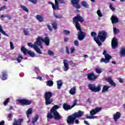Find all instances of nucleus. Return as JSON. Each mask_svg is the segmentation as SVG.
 Masks as SVG:
<instances>
[{"mask_svg": "<svg viewBox=\"0 0 125 125\" xmlns=\"http://www.w3.org/2000/svg\"><path fill=\"white\" fill-rule=\"evenodd\" d=\"M79 22L83 23V18L82 16H80V15H77L73 18V23H75L76 29L79 31L78 32V40L79 41H83L85 38L86 34L85 32L82 31Z\"/></svg>", "mask_w": 125, "mask_h": 125, "instance_id": "f257e3e1", "label": "nucleus"}, {"mask_svg": "<svg viewBox=\"0 0 125 125\" xmlns=\"http://www.w3.org/2000/svg\"><path fill=\"white\" fill-rule=\"evenodd\" d=\"M59 109V106L54 105L50 110V112L48 113L47 118L48 120H51L54 118L56 121H59L61 119V115L56 110Z\"/></svg>", "mask_w": 125, "mask_h": 125, "instance_id": "f03ea898", "label": "nucleus"}, {"mask_svg": "<svg viewBox=\"0 0 125 125\" xmlns=\"http://www.w3.org/2000/svg\"><path fill=\"white\" fill-rule=\"evenodd\" d=\"M83 111L80 110L78 112H76L72 115L68 116L67 120V124L69 125H73L76 119H77V118H81V117H83Z\"/></svg>", "mask_w": 125, "mask_h": 125, "instance_id": "7ed1b4c3", "label": "nucleus"}, {"mask_svg": "<svg viewBox=\"0 0 125 125\" xmlns=\"http://www.w3.org/2000/svg\"><path fill=\"white\" fill-rule=\"evenodd\" d=\"M69 63H70V65L72 66V67H75L76 66V63H74L73 61H68V60L67 59H64L63 60V66L62 67V69L63 71L65 72H67L70 69V67H69Z\"/></svg>", "mask_w": 125, "mask_h": 125, "instance_id": "20e7f679", "label": "nucleus"}, {"mask_svg": "<svg viewBox=\"0 0 125 125\" xmlns=\"http://www.w3.org/2000/svg\"><path fill=\"white\" fill-rule=\"evenodd\" d=\"M48 4H51L54 10H59V3H65L64 0H55V4L51 1L48 2Z\"/></svg>", "mask_w": 125, "mask_h": 125, "instance_id": "39448f33", "label": "nucleus"}, {"mask_svg": "<svg viewBox=\"0 0 125 125\" xmlns=\"http://www.w3.org/2000/svg\"><path fill=\"white\" fill-rule=\"evenodd\" d=\"M37 42H38V44L39 45H42V42H44L45 45L48 46L49 45V43H50V39L48 37H46L44 39L42 38V37H39L37 38Z\"/></svg>", "mask_w": 125, "mask_h": 125, "instance_id": "423d86ee", "label": "nucleus"}, {"mask_svg": "<svg viewBox=\"0 0 125 125\" xmlns=\"http://www.w3.org/2000/svg\"><path fill=\"white\" fill-rule=\"evenodd\" d=\"M52 96V93L51 92H47L45 93L44 97L46 105H49V104H51V103L53 102V100L51 99Z\"/></svg>", "mask_w": 125, "mask_h": 125, "instance_id": "0eeeda50", "label": "nucleus"}, {"mask_svg": "<svg viewBox=\"0 0 125 125\" xmlns=\"http://www.w3.org/2000/svg\"><path fill=\"white\" fill-rule=\"evenodd\" d=\"M88 87L90 90L93 91V92H98L101 90V86L98 85L97 86L94 84H90L88 85Z\"/></svg>", "mask_w": 125, "mask_h": 125, "instance_id": "6e6552de", "label": "nucleus"}, {"mask_svg": "<svg viewBox=\"0 0 125 125\" xmlns=\"http://www.w3.org/2000/svg\"><path fill=\"white\" fill-rule=\"evenodd\" d=\"M103 54L104 56L105 59L102 58L101 62H104L105 63H108L110 62V59H112V57L110 55L107 54L106 51H104Z\"/></svg>", "mask_w": 125, "mask_h": 125, "instance_id": "1a4fd4ad", "label": "nucleus"}, {"mask_svg": "<svg viewBox=\"0 0 125 125\" xmlns=\"http://www.w3.org/2000/svg\"><path fill=\"white\" fill-rule=\"evenodd\" d=\"M107 37V32L106 31L103 30L99 32L98 38L100 39L101 42H104L106 40V37Z\"/></svg>", "mask_w": 125, "mask_h": 125, "instance_id": "9d476101", "label": "nucleus"}, {"mask_svg": "<svg viewBox=\"0 0 125 125\" xmlns=\"http://www.w3.org/2000/svg\"><path fill=\"white\" fill-rule=\"evenodd\" d=\"M21 50L23 52V53L26 55L28 53L31 57H35V53L31 50H28L25 47L22 46L21 48Z\"/></svg>", "mask_w": 125, "mask_h": 125, "instance_id": "9b49d317", "label": "nucleus"}, {"mask_svg": "<svg viewBox=\"0 0 125 125\" xmlns=\"http://www.w3.org/2000/svg\"><path fill=\"white\" fill-rule=\"evenodd\" d=\"M17 101L21 104V105H22V106H24V105H31L32 104V101L26 99H18Z\"/></svg>", "mask_w": 125, "mask_h": 125, "instance_id": "f8f14e48", "label": "nucleus"}, {"mask_svg": "<svg viewBox=\"0 0 125 125\" xmlns=\"http://www.w3.org/2000/svg\"><path fill=\"white\" fill-rule=\"evenodd\" d=\"M91 37H92V38H94L95 42H96V43H97V44L99 45V46L102 45V43H101V42H100V41H99V40L95 38V37H96L97 36V34H96V33L95 32L93 31V32H91Z\"/></svg>", "mask_w": 125, "mask_h": 125, "instance_id": "ddd939ff", "label": "nucleus"}, {"mask_svg": "<svg viewBox=\"0 0 125 125\" xmlns=\"http://www.w3.org/2000/svg\"><path fill=\"white\" fill-rule=\"evenodd\" d=\"M101 110H102L101 107H96L95 109H93L90 111V114L91 116H94V115H96L97 113H99Z\"/></svg>", "mask_w": 125, "mask_h": 125, "instance_id": "4468645a", "label": "nucleus"}, {"mask_svg": "<svg viewBox=\"0 0 125 125\" xmlns=\"http://www.w3.org/2000/svg\"><path fill=\"white\" fill-rule=\"evenodd\" d=\"M111 46L113 49L118 47V40L116 37H114L112 40Z\"/></svg>", "mask_w": 125, "mask_h": 125, "instance_id": "2eb2a0df", "label": "nucleus"}, {"mask_svg": "<svg viewBox=\"0 0 125 125\" xmlns=\"http://www.w3.org/2000/svg\"><path fill=\"white\" fill-rule=\"evenodd\" d=\"M79 1L80 0H71V3L74 7H76L77 9H80V8H81V6L79 4Z\"/></svg>", "mask_w": 125, "mask_h": 125, "instance_id": "dca6fc26", "label": "nucleus"}, {"mask_svg": "<svg viewBox=\"0 0 125 125\" xmlns=\"http://www.w3.org/2000/svg\"><path fill=\"white\" fill-rule=\"evenodd\" d=\"M87 78L89 81H94L96 78H97V76L94 75V73H90L87 74Z\"/></svg>", "mask_w": 125, "mask_h": 125, "instance_id": "f3484780", "label": "nucleus"}, {"mask_svg": "<svg viewBox=\"0 0 125 125\" xmlns=\"http://www.w3.org/2000/svg\"><path fill=\"white\" fill-rule=\"evenodd\" d=\"M40 48H43L42 45H36L35 48H34L35 50L37 52V53H39V54H42V52L41 51V49Z\"/></svg>", "mask_w": 125, "mask_h": 125, "instance_id": "a211bd4d", "label": "nucleus"}, {"mask_svg": "<svg viewBox=\"0 0 125 125\" xmlns=\"http://www.w3.org/2000/svg\"><path fill=\"white\" fill-rule=\"evenodd\" d=\"M121 116H122V114L120 112H117L116 114L113 115V119L115 122H117L118 120H119L120 118H121Z\"/></svg>", "mask_w": 125, "mask_h": 125, "instance_id": "6ab92c4d", "label": "nucleus"}, {"mask_svg": "<svg viewBox=\"0 0 125 125\" xmlns=\"http://www.w3.org/2000/svg\"><path fill=\"white\" fill-rule=\"evenodd\" d=\"M27 44H28V46H30V47H32V48H34V49H35V48H36V47L37 46V44L38 45H40L39 44V42L38 41V38H37L36 42L34 43V44L31 42H28L27 43Z\"/></svg>", "mask_w": 125, "mask_h": 125, "instance_id": "aec40b11", "label": "nucleus"}, {"mask_svg": "<svg viewBox=\"0 0 125 125\" xmlns=\"http://www.w3.org/2000/svg\"><path fill=\"white\" fill-rule=\"evenodd\" d=\"M0 78L1 80H2L3 81L7 80V73L5 71L2 72V74L0 75Z\"/></svg>", "mask_w": 125, "mask_h": 125, "instance_id": "412c9836", "label": "nucleus"}, {"mask_svg": "<svg viewBox=\"0 0 125 125\" xmlns=\"http://www.w3.org/2000/svg\"><path fill=\"white\" fill-rule=\"evenodd\" d=\"M63 108L65 110V111H68V110H71V109H72V108L73 107H72V106H71V105L64 103L63 104Z\"/></svg>", "mask_w": 125, "mask_h": 125, "instance_id": "4be33fe9", "label": "nucleus"}, {"mask_svg": "<svg viewBox=\"0 0 125 125\" xmlns=\"http://www.w3.org/2000/svg\"><path fill=\"white\" fill-rule=\"evenodd\" d=\"M57 88L58 89H61V87L63 85V81L62 80L57 81Z\"/></svg>", "mask_w": 125, "mask_h": 125, "instance_id": "5701e85b", "label": "nucleus"}, {"mask_svg": "<svg viewBox=\"0 0 125 125\" xmlns=\"http://www.w3.org/2000/svg\"><path fill=\"white\" fill-rule=\"evenodd\" d=\"M111 22L112 24H115L119 22V19L117 17L112 16L111 18Z\"/></svg>", "mask_w": 125, "mask_h": 125, "instance_id": "b1692460", "label": "nucleus"}, {"mask_svg": "<svg viewBox=\"0 0 125 125\" xmlns=\"http://www.w3.org/2000/svg\"><path fill=\"white\" fill-rule=\"evenodd\" d=\"M22 119H19L18 121L15 120L13 125H21V123H22Z\"/></svg>", "mask_w": 125, "mask_h": 125, "instance_id": "393cba45", "label": "nucleus"}, {"mask_svg": "<svg viewBox=\"0 0 125 125\" xmlns=\"http://www.w3.org/2000/svg\"><path fill=\"white\" fill-rule=\"evenodd\" d=\"M76 90H77V88L76 87H72L69 91L70 94H71V95H75V94H76Z\"/></svg>", "mask_w": 125, "mask_h": 125, "instance_id": "a878e982", "label": "nucleus"}, {"mask_svg": "<svg viewBox=\"0 0 125 125\" xmlns=\"http://www.w3.org/2000/svg\"><path fill=\"white\" fill-rule=\"evenodd\" d=\"M36 18L38 20V21H39V22H43L44 21L42 16L40 15H37L36 17Z\"/></svg>", "mask_w": 125, "mask_h": 125, "instance_id": "bb28decb", "label": "nucleus"}, {"mask_svg": "<svg viewBox=\"0 0 125 125\" xmlns=\"http://www.w3.org/2000/svg\"><path fill=\"white\" fill-rule=\"evenodd\" d=\"M110 88H111V86L104 85L102 89V92L103 93H105V92H107V91H108V89Z\"/></svg>", "mask_w": 125, "mask_h": 125, "instance_id": "cd10ccee", "label": "nucleus"}, {"mask_svg": "<svg viewBox=\"0 0 125 125\" xmlns=\"http://www.w3.org/2000/svg\"><path fill=\"white\" fill-rule=\"evenodd\" d=\"M120 55L121 57L125 56V47H124L121 48V51L120 53Z\"/></svg>", "mask_w": 125, "mask_h": 125, "instance_id": "c85d7f7f", "label": "nucleus"}, {"mask_svg": "<svg viewBox=\"0 0 125 125\" xmlns=\"http://www.w3.org/2000/svg\"><path fill=\"white\" fill-rule=\"evenodd\" d=\"M107 81L108 83L111 84V85H113V86H116V83H115V82H114L111 78H108Z\"/></svg>", "mask_w": 125, "mask_h": 125, "instance_id": "c756f323", "label": "nucleus"}, {"mask_svg": "<svg viewBox=\"0 0 125 125\" xmlns=\"http://www.w3.org/2000/svg\"><path fill=\"white\" fill-rule=\"evenodd\" d=\"M0 33H1L4 36H6V37H8V34H6L4 30L2 29V26L0 24Z\"/></svg>", "mask_w": 125, "mask_h": 125, "instance_id": "7c9ffc66", "label": "nucleus"}, {"mask_svg": "<svg viewBox=\"0 0 125 125\" xmlns=\"http://www.w3.org/2000/svg\"><path fill=\"white\" fill-rule=\"evenodd\" d=\"M81 4L82 6H83L84 7H86V8H88V4H87V3L85 1H83L81 3Z\"/></svg>", "mask_w": 125, "mask_h": 125, "instance_id": "2f4dec72", "label": "nucleus"}, {"mask_svg": "<svg viewBox=\"0 0 125 125\" xmlns=\"http://www.w3.org/2000/svg\"><path fill=\"white\" fill-rule=\"evenodd\" d=\"M32 112H33V109L31 108H29L26 112L27 118H29V115H31V114H32Z\"/></svg>", "mask_w": 125, "mask_h": 125, "instance_id": "473e14b6", "label": "nucleus"}, {"mask_svg": "<svg viewBox=\"0 0 125 125\" xmlns=\"http://www.w3.org/2000/svg\"><path fill=\"white\" fill-rule=\"evenodd\" d=\"M46 85L48 86H52L53 85V82L51 80H49L46 83Z\"/></svg>", "mask_w": 125, "mask_h": 125, "instance_id": "72a5a7b5", "label": "nucleus"}, {"mask_svg": "<svg viewBox=\"0 0 125 125\" xmlns=\"http://www.w3.org/2000/svg\"><path fill=\"white\" fill-rule=\"evenodd\" d=\"M22 59H23V57L21 55H19V57L17 58L18 63H21Z\"/></svg>", "mask_w": 125, "mask_h": 125, "instance_id": "f704fd0d", "label": "nucleus"}, {"mask_svg": "<svg viewBox=\"0 0 125 125\" xmlns=\"http://www.w3.org/2000/svg\"><path fill=\"white\" fill-rule=\"evenodd\" d=\"M39 119V115H36L35 118H34L32 120V124L33 125H35V123L37 122Z\"/></svg>", "mask_w": 125, "mask_h": 125, "instance_id": "c9c22d12", "label": "nucleus"}, {"mask_svg": "<svg viewBox=\"0 0 125 125\" xmlns=\"http://www.w3.org/2000/svg\"><path fill=\"white\" fill-rule=\"evenodd\" d=\"M97 14L99 16V17H103V14H102V12H101V11L100 10H98L97 11Z\"/></svg>", "mask_w": 125, "mask_h": 125, "instance_id": "e433bc0d", "label": "nucleus"}, {"mask_svg": "<svg viewBox=\"0 0 125 125\" xmlns=\"http://www.w3.org/2000/svg\"><path fill=\"white\" fill-rule=\"evenodd\" d=\"M21 8L22 9L24 10V11H25V12H29V10L26 8V6L21 5Z\"/></svg>", "mask_w": 125, "mask_h": 125, "instance_id": "4c0bfd02", "label": "nucleus"}, {"mask_svg": "<svg viewBox=\"0 0 125 125\" xmlns=\"http://www.w3.org/2000/svg\"><path fill=\"white\" fill-rule=\"evenodd\" d=\"M47 54L49 56H53V55H54V53L50 50H48Z\"/></svg>", "mask_w": 125, "mask_h": 125, "instance_id": "58836bf2", "label": "nucleus"}, {"mask_svg": "<svg viewBox=\"0 0 125 125\" xmlns=\"http://www.w3.org/2000/svg\"><path fill=\"white\" fill-rule=\"evenodd\" d=\"M113 33L115 34H118V33H120V30L116 27H113Z\"/></svg>", "mask_w": 125, "mask_h": 125, "instance_id": "ea45409f", "label": "nucleus"}, {"mask_svg": "<svg viewBox=\"0 0 125 125\" xmlns=\"http://www.w3.org/2000/svg\"><path fill=\"white\" fill-rule=\"evenodd\" d=\"M95 71L97 74H101L102 73V69H101L98 68H95Z\"/></svg>", "mask_w": 125, "mask_h": 125, "instance_id": "a19ab883", "label": "nucleus"}, {"mask_svg": "<svg viewBox=\"0 0 125 125\" xmlns=\"http://www.w3.org/2000/svg\"><path fill=\"white\" fill-rule=\"evenodd\" d=\"M52 26L53 29H54L55 30H56V29H57V23L53 22L52 23Z\"/></svg>", "mask_w": 125, "mask_h": 125, "instance_id": "79ce46f5", "label": "nucleus"}, {"mask_svg": "<svg viewBox=\"0 0 125 125\" xmlns=\"http://www.w3.org/2000/svg\"><path fill=\"white\" fill-rule=\"evenodd\" d=\"M54 15L55 17H56L57 19H60V18H62L61 15L60 14H56L55 13H54Z\"/></svg>", "mask_w": 125, "mask_h": 125, "instance_id": "37998d69", "label": "nucleus"}, {"mask_svg": "<svg viewBox=\"0 0 125 125\" xmlns=\"http://www.w3.org/2000/svg\"><path fill=\"white\" fill-rule=\"evenodd\" d=\"M23 33L25 36L29 35V29H23Z\"/></svg>", "mask_w": 125, "mask_h": 125, "instance_id": "c03bdc74", "label": "nucleus"}, {"mask_svg": "<svg viewBox=\"0 0 125 125\" xmlns=\"http://www.w3.org/2000/svg\"><path fill=\"white\" fill-rule=\"evenodd\" d=\"M8 102H9V98H7L5 100V102L3 103V104L4 105V106H6V105H7Z\"/></svg>", "mask_w": 125, "mask_h": 125, "instance_id": "a18cd8bd", "label": "nucleus"}, {"mask_svg": "<svg viewBox=\"0 0 125 125\" xmlns=\"http://www.w3.org/2000/svg\"><path fill=\"white\" fill-rule=\"evenodd\" d=\"M34 70L37 74L41 73V71H40V69L39 68V67H35Z\"/></svg>", "mask_w": 125, "mask_h": 125, "instance_id": "49530a36", "label": "nucleus"}, {"mask_svg": "<svg viewBox=\"0 0 125 125\" xmlns=\"http://www.w3.org/2000/svg\"><path fill=\"white\" fill-rule=\"evenodd\" d=\"M77 103H78V100L75 99L73 102V104L71 106L72 107L74 108V107L77 105Z\"/></svg>", "mask_w": 125, "mask_h": 125, "instance_id": "de8ad7c7", "label": "nucleus"}, {"mask_svg": "<svg viewBox=\"0 0 125 125\" xmlns=\"http://www.w3.org/2000/svg\"><path fill=\"white\" fill-rule=\"evenodd\" d=\"M10 48L11 50L14 49V46L13 45V43L11 42H10Z\"/></svg>", "mask_w": 125, "mask_h": 125, "instance_id": "09e8293b", "label": "nucleus"}, {"mask_svg": "<svg viewBox=\"0 0 125 125\" xmlns=\"http://www.w3.org/2000/svg\"><path fill=\"white\" fill-rule=\"evenodd\" d=\"M109 8L112 10V11H115V8L113 7V5L111 3H109Z\"/></svg>", "mask_w": 125, "mask_h": 125, "instance_id": "8fccbe9b", "label": "nucleus"}, {"mask_svg": "<svg viewBox=\"0 0 125 125\" xmlns=\"http://www.w3.org/2000/svg\"><path fill=\"white\" fill-rule=\"evenodd\" d=\"M63 34L64 35H69V34H70V32L69 31V30H63Z\"/></svg>", "mask_w": 125, "mask_h": 125, "instance_id": "3c124183", "label": "nucleus"}, {"mask_svg": "<svg viewBox=\"0 0 125 125\" xmlns=\"http://www.w3.org/2000/svg\"><path fill=\"white\" fill-rule=\"evenodd\" d=\"M79 41H78V40L74 41V45H75V46H79Z\"/></svg>", "mask_w": 125, "mask_h": 125, "instance_id": "603ef678", "label": "nucleus"}, {"mask_svg": "<svg viewBox=\"0 0 125 125\" xmlns=\"http://www.w3.org/2000/svg\"><path fill=\"white\" fill-rule=\"evenodd\" d=\"M65 51L67 54H70V52L69 51V47H66Z\"/></svg>", "mask_w": 125, "mask_h": 125, "instance_id": "864d4df0", "label": "nucleus"}, {"mask_svg": "<svg viewBox=\"0 0 125 125\" xmlns=\"http://www.w3.org/2000/svg\"><path fill=\"white\" fill-rule=\"evenodd\" d=\"M75 47H72L71 48V52L70 53L72 54V53H74V52H75Z\"/></svg>", "mask_w": 125, "mask_h": 125, "instance_id": "5fc2aeb1", "label": "nucleus"}, {"mask_svg": "<svg viewBox=\"0 0 125 125\" xmlns=\"http://www.w3.org/2000/svg\"><path fill=\"white\" fill-rule=\"evenodd\" d=\"M29 1L32 2V3H37V0H28Z\"/></svg>", "mask_w": 125, "mask_h": 125, "instance_id": "6e6d98bb", "label": "nucleus"}, {"mask_svg": "<svg viewBox=\"0 0 125 125\" xmlns=\"http://www.w3.org/2000/svg\"><path fill=\"white\" fill-rule=\"evenodd\" d=\"M5 8H6V7L5 6L1 7V8H0V11H3V10L4 9H5Z\"/></svg>", "mask_w": 125, "mask_h": 125, "instance_id": "4d7b16f0", "label": "nucleus"}, {"mask_svg": "<svg viewBox=\"0 0 125 125\" xmlns=\"http://www.w3.org/2000/svg\"><path fill=\"white\" fill-rule=\"evenodd\" d=\"M5 17H6V18H8L9 20H11V19H12V18H11V17H10V16L9 15H6Z\"/></svg>", "mask_w": 125, "mask_h": 125, "instance_id": "13d9d810", "label": "nucleus"}, {"mask_svg": "<svg viewBox=\"0 0 125 125\" xmlns=\"http://www.w3.org/2000/svg\"><path fill=\"white\" fill-rule=\"evenodd\" d=\"M8 120H9V121H10V119H11V118H12V114H11V113H10V114H9V115H8Z\"/></svg>", "mask_w": 125, "mask_h": 125, "instance_id": "bf43d9fd", "label": "nucleus"}, {"mask_svg": "<svg viewBox=\"0 0 125 125\" xmlns=\"http://www.w3.org/2000/svg\"><path fill=\"white\" fill-rule=\"evenodd\" d=\"M37 80H39L40 81H42V78L41 76H38L36 78Z\"/></svg>", "mask_w": 125, "mask_h": 125, "instance_id": "052dcab7", "label": "nucleus"}, {"mask_svg": "<svg viewBox=\"0 0 125 125\" xmlns=\"http://www.w3.org/2000/svg\"><path fill=\"white\" fill-rule=\"evenodd\" d=\"M98 117L93 116V115H92L91 119H98Z\"/></svg>", "mask_w": 125, "mask_h": 125, "instance_id": "680f3d73", "label": "nucleus"}, {"mask_svg": "<svg viewBox=\"0 0 125 125\" xmlns=\"http://www.w3.org/2000/svg\"><path fill=\"white\" fill-rule=\"evenodd\" d=\"M48 29H49L50 31H52V27L50 25H48Z\"/></svg>", "mask_w": 125, "mask_h": 125, "instance_id": "e2e57ef3", "label": "nucleus"}, {"mask_svg": "<svg viewBox=\"0 0 125 125\" xmlns=\"http://www.w3.org/2000/svg\"><path fill=\"white\" fill-rule=\"evenodd\" d=\"M64 42H68V41H69V38H68V37H65L64 39Z\"/></svg>", "mask_w": 125, "mask_h": 125, "instance_id": "0e129e2a", "label": "nucleus"}, {"mask_svg": "<svg viewBox=\"0 0 125 125\" xmlns=\"http://www.w3.org/2000/svg\"><path fill=\"white\" fill-rule=\"evenodd\" d=\"M84 123L85 124V125H89V123H88V122L84 120Z\"/></svg>", "mask_w": 125, "mask_h": 125, "instance_id": "69168bd1", "label": "nucleus"}, {"mask_svg": "<svg viewBox=\"0 0 125 125\" xmlns=\"http://www.w3.org/2000/svg\"><path fill=\"white\" fill-rule=\"evenodd\" d=\"M86 118L87 119H90V120H91V116H89L88 115H86Z\"/></svg>", "mask_w": 125, "mask_h": 125, "instance_id": "338daca9", "label": "nucleus"}, {"mask_svg": "<svg viewBox=\"0 0 125 125\" xmlns=\"http://www.w3.org/2000/svg\"><path fill=\"white\" fill-rule=\"evenodd\" d=\"M4 125V121H2L1 122H0V125Z\"/></svg>", "mask_w": 125, "mask_h": 125, "instance_id": "774afa93", "label": "nucleus"}]
</instances>
